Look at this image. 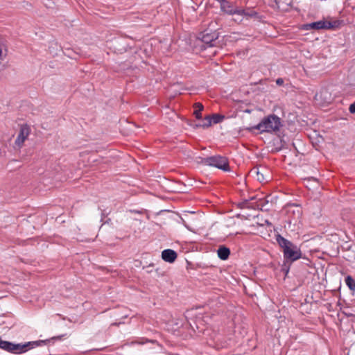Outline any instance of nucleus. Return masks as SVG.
Masks as SVG:
<instances>
[{
    "label": "nucleus",
    "instance_id": "9",
    "mask_svg": "<svg viewBox=\"0 0 355 355\" xmlns=\"http://www.w3.org/2000/svg\"><path fill=\"white\" fill-rule=\"evenodd\" d=\"M268 173V171L264 167H254L251 169L250 173L252 175H255L257 180L260 182H268L267 178H266V173Z\"/></svg>",
    "mask_w": 355,
    "mask_h": 355
},
{
    "label": "nucleus",
    "instance_id": "22",
    "mask_svg": "<svg viewBox=\"0 0 355 355\" xmlns=\"http://www.w3.org/2000/svg\"><path fill=\"white\" fill-rule=\"evenodd\" d=\"M213 347H216V348H218H218H220V347H223V346H222V345H218V344H216L215 345H213Z\"/></svg>",
    "mask_w": 355,
    "mask_h": 355
},
{
    "label": "nucleus",
    "instance_id": "20",
    "mask_svg": "<svg viewBox=\"0 0 355 355\" xmlns=\"http://www.w3.org/2000/svg\"><path fill=\"white\" fill-rule=\"evenodd\" d=\"M349 110L350 113L355 114V101L349 105Z\"/></svg>",
    "mask_w": 355,
    "mask_h": 355
},
{
    "label": "nucleus",
    "instance_id": "7",
    "mask_svg": "<svg viewBox=\"0 0 355 355\" xmlns=\"http://www.w3.org/2000/svg\"><path fill=\"white\" fill-rule=\"evenodd\" d=\"M224 119L225 116L219 114H214L211 116L207 115L205 117L202 123H198L196 126L207 128L209 127L212 123L214 124L219 123L222 122Z\"/></svg>",
    "mask_w": 355,
    "mask_h": 355
},
{
    "label": "nucleus",
    "instance_id": "18",
    "mask_svg": "<svg viewBox=\"0 0 355 355\" xmlns=\"http://www.w3.org/2000/svg\"><path fill=\"white\" fill-rule=\"evenodd\" d=\"M12 343L0 340V348L8 352L11 351Z\"/></svg>",
    "mask_w": 355,
    "mask_h": 355
},
{
    "label": "nucleus",
    "instance_id": "19",
    "mask_svg": "<svg viewBox=\"0 0 355 355\" xmlns=\"http://www.w3.org/2000/svg\"><path fill=\"white\" fill-rule=\"evenodd\" d=\"M11 353L20 354V343L15 344L12 343Z\"/></svg>",
    "mask_w": 355,
    "mask_h": 355
},
{
    "label": "nucleus",
    "instance_id": "16",
    "mask_svg": "<svg viewBox=\"0 0 355 355\" xmlns=\"http://www.w3.org/2000/svg\"><path fill=\"white\" fill-rule=\"evenodd\" d=\"M193 107H194V112H193V114L194 116H196V118L197 119H202V114H201V112L204 109V106L202 103H194L193 105Z\"/></svg>",
    "mask_w": 355,
    "mask_h": 355
},
{
    "label": "nucleus",
    "instance_id": "5",
    "mask_svg": "<svg viewBox=\"0 0 355 355\" xmlns=\"http://www.w3.org/2000/svg\"><path fill=\"white\" fill-rule=\"evenodd\" d=\"M198 38L204 44L203 47L214 46L216 44V40L218 38V33L205 30L199 33Z\"/></svg>",
    "mask_w": 355,
    "mask_h": 355
},
{
    "label": "nucleus",
    "instance_id": "13",
    "mask_svg": "<svg viewBox=\"0 0 355 355\" xmlns=\"http://www.w3.org/2000/svg\"><path fill=\"white\" fill-rule=\"evenodd\" d=\"M217 254L221 260H227L230 254V250L225 245H220L217 250Z\"/></svg>",
    "mask_w": 355,
    "mask_h": 355
},
{
    "label": "nucleus",
    "instance_id": "1",
    "mask_svg": "<svg viewBox=\"0 0 355 355\" xmlns=\"http://www.w3.org/2000/svg\"><path fill=\"white\" fill-rule=\"evenodd\" d=\"M276 241L282 248L284 259L286 262L292 263L298 260L302 257L300 249L291 241L282 236L280 234L276 236Z\"/></svg>",
    "mask_w": 355,
    "mask_h": 355
},
{
    "label": "nucleus",
    "instance_id": "12",
    "mask_svg": "<svg viewBox=\"0 0 355 355\" xmlns=\"http://www.w3.org/2000/svg\"><path fill=\"white\" fill-rule=\"evenodd\" d=\"M46 341H48V340L32 341L26 343L24 344H20V354L27 352L29 349L40 346L45 343Z\"/></svg>",
    "mask_w": 355,
    "mask_h": 355
},
{
    "label": "nucleus",
    "instance_id": "2",
    "mask_svg": "<svg viewBox=\"0 0 355 355\" xmlns=\"http://www.w3.org/2000/svg\"><path fill=\"white\" fill-rule=\"evenodd\" d=\"M281 126V119L275 114H270L265 117L254 128L260 132H271L279 130Z\"/></svg>",
    "mask_w": 355,
    "mask_h": 355
},
{
    "label": "nucleus",
    "instance_id": "3",
    "mask_svg": "<svg viewBox=\"0 0 355 355\" xmlns=\"http://www.w3.org/2000/svg\"><path fill=\"white\" fill-rule=\"evenodd\" d=\"M203 164L216 167L223 171H230L228 159L225 156L214 155L203 158L201 162Z\"/></svg>",
    "mask_w": 355,
    "mask_h": 355
},
{
    "label": "nucleus",
    "instance_id": "11",
    "mask_svg": "<svg viewBox=\"0 0 355 355\" xmlns=\"http://www.w3.org/2000/svg\"><path fill=\"white\" fill-rule=\"evenodd\" d=\"M287 213L288 215L293 214V220L294 222H297V220H300L302 216V208L297 205H292L288 207Z\"/></svg>",
    "mask_w": 355,
    "mask_h": 355
},
{
    "label": "nucleus",
    "instance_id": "14",
    "mask_svg": "<svg viewBox=\"0 0 355 355\" xmlns=\"http://www.w3.org/2000/svg\"><path fill=\"white\" fill-rule=\"evenodd\" d=\"M275 6L282 11L288 10L293 3V0H275Z\"/></svg>",
    "mask_w": 355,
    "mask_h": 355
},
{
    "label": "nucleus",
    "instance_id": "21",
    "mask_svg": "<svg viewBox=\"0 0 355 355\" xmlns=\"http://www.w3.org/2000/svg\"><path fill=\"white\" fill-rule=\"evenodd\" d=\"M284 80L281 78H279L276 80L277 85L279 86L282 85L284 84Z\"/></svg>",
    "mask_w": 355,
    "mask_h": 355
},
{
    "label": "nucleus",
    "instance_id": "4",
    "mask_svg": "<svg viewBox=\"0 0 355 355\" xmlns=\"http://www.w3.org/2000/svg\"><path fill=\"white\" fill-rule=\"evenodd\" d=\"M338 23L336 21H330L325 19H322L318 21L305 24L302 25V29L304 31L321 29L329 30L334 29L338 27Z\"/></svg>",
    "mask_w": 355,
    "mask_h": 355
},
{
    "label": "nucleus",
    "instance_id": "17",
    "mask_svg": "<svg viewBox=\"0 0 355 355\" xmlns=\"http://www.w3.org/2000/svg\"><path fill=\"white\" fill-rule=\"evenodd\" d=\"M345 281L351 291H355V280L350 275H347Z\"/></svg>",
    "mask_w": 355,
    "mask_h": 355
},
{
    "label": "nucleus",
    "instance_id": "15",
    "mask_svg": "<svg viewBox=\"0 0 355 355\" xmlns=\"http://www.w3.org/2000/svg\"><path fill=\"white\" fill-rule=\"evenodd\" d=\"M148 343L155 344L157 343V341L155 340H150L146 338H139L137 340L132 341L129 345L130 347H135V345L140 346Z\"/></svg>",
    "mask_w": 355,
    "mask_h": 355
},
{
    "label": "nucleus",
    "instance_id": "6",
    "mask_svg": "<svg viewBox=\"0 0 355 355\" xmlns=\"http://www.w3.org/2000/svg\"><path fill=\"white\" fill-rule=\"evenodd\" d=\"M218 3H220V9L223 12L229 14V15H234L238 14L239 15H243L245 12L244 10L238 9L235 7L233 3L227 1V0H216Z\"/></svg>",
    "mask_w": 355,
    "mask_h": 355
},
{
    "label": "nucleus",
    "instance_id": "10",
    "mask_svg": "<svg viewBox=\"0 0 355 355\" xmlns=\"http://www.w3.org/2000/svg\"><path fill=\"white\" fill-rule=\"evenodd\" d=\"M178 254L175 251L171 249H166L162 251V258L166 262L173 263L177 259Z\"/></svg>",
    "mask_w": 355,
    "mask_h": 355
},
{
    "label": "nucleus",
    "instance_id": "8",
    "mask_svg": "<svg viewBox=\"0 0 355 355\" xmlns=\"http://www.w3.org/2000/svg\"><path fill=\"white\" fill-rule=\"evenodd\" d=\"M31 132V128L27 124H23L20 127L19 132L15 140V144L21 146L26 139L28 138Z\"/></svg>",
    "mask_w": 355,
    "mask_h": 355
}]
</instances>
